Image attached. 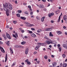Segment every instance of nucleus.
Here are the masks:
<instances>
[{"label":"nucleus","mask_w":67,"mask_h":67,"mask_svg":"<svg viewBox=\"0 0 67 67\" xmlns=\"http://www.w3.org/2000/svg\"><path fill=\"white\" fill-rule=\"evenodd\" d=\"M3 8L4 10L5 11H7V10L9 11L10 10H12V5L10 4H7V3H5V5L4 4H3ZM9 9L10 10L8 9Z\"/></svg>","instance_id":"1"},{"label":"nucleus","mask_w":67,"mask_h":67,"mask_svg":"<svg viewBox=\"0 0 67 67\" xmlns=\"http://www.w3.org/2000/svg\"><path fill=\"white\" fill-rule=\"evenodd\" d=\"M54 41H51L49 42V41H46V43L47 44H48V45H49V44H55L54 43Z\"/></svg>","instance_id":"2"},{"label":"nucleus","mask_w":67,"mask_h":67,"mask_svg":"<svg viewBox=\"0 0 67 67\" xmlns=\"http://www.w3.org/2000/svg\"><path fill=\"white\" fill-rule=\"evenodd\" d=\"M11 12L10 10H7V11L6 12V13L7 15V16H9V13Z\"/></svg>","instance_id":"3"},{"label":"nucleus","mask_w":67,"mask_h":67,"mask_svg":"<svg viewBox=\"0 0 67 67\" xmlns=\"http://www.w3.org/2000/svg\"><path fill=\"white\" fill-rule=\"evenodd\" d=\"M54 13H50L48 14V16L49 18H51V16H53V15H54Z\"/></svg>","instance_id":"4"},{"label":"nucleus","mask_w":67,"mask_h":67,"mask_svg":"<svg viewBox=\"0 0 67 67\" xmlns=\"http://www.w3.org/2000/svg\"><path fill=\"white\" fill-rule=\"evenodd\" d=\"M6 35L7 37H8L9 39L10 40L11 39V37H10V35L8 33H6Z\"/></svg>","instance_id":"5"},{"label":"nucleus","mask_w":67,"mask_h":67,"mask_svg":"<svg viewBox=\"0 0 67 67\" xmlns=\"http://www.w3.org/2000/svg\"><path fill=\"white\" fill-rule=\"evenodd\" d=\"M39 6V8H41V9H44V5L42 4H40Z\"/></svg>","instance_id":"6"},{"label":"nucleus","mask_w":67,"mask_h":67,"mask_svg":"<svg viewBox=\"0 0 67 67\" xmlns=\"http://www.w3.org/2000/svg\"><path fill=\"white\" fill-rule=\"evenodd\" d=\"M0 48L1 52H2L3 53H5V52L4 51V50L3 49V48L2 47H0Z\"/></svg>","instance_id":"7"},{"label":"nucleus","mask_w":67,"mask_h":67,"mask_svg":"<svg viewBox=\"0 0 67 67\" xmlns=\"http://www.w3.org/2000/svg\"><path fill=\"white\" fill-rule=\"evenodd\" d=\"M63 19L64 21H66L67 20V15H64L63 17Z\"/></svg>","instance_id":"8"},{"label":"nucleus","mask_w":67,"mask_h":67,"mask_svg":"<svg viewBox=\"0 0 67 67\" xmlns=\"http://www.w3.org/2000/svg\"><path fill=\"white\" fill-rule=\"evenodd\" d=\"M31 35L32 37H36V35H35L34 34H32Z\"/></svg>","instance_id":"9"},{"label":"nucleus","mask_w":67,"mask_h":67,"mask_svg":"<svg viewBox=\"0 0 67 67\" xmlns=\"http://www.w3.org/2000/svg\"><path fill=\"white\" fill-rule=\"evenodd\" d=\"M57 65V64L56 63H52V65L53 67H56V66Z\"/></svg>","instance_id":"10"},{"label":"nucleus","mask_w":67,"mask_h":67,"mask_svg":"<svg viewBox=\"0 0 67 67\" xmlns=\"http://www.w3.org/2000/svg\"><path fill=\"white\" fill-rule=\"evenodd\" d=\"M28 52H29V49H26L25 51V54H28Z\"/></svg>","instance_id":"11"},{"label":"nucleus","mask_w":67,"mask_h":67,"mask_svg":"<svg viewBox=\"0 0 67 67\" xmlns=\"http://www.w3.org/2000/svg\"><path fill=\"white\" fill-rule=\"evenodd\" d=\"M7 58H8V55H7V54H6L5 57V62H7Z\"/></svg>","instance_id":"12"},{"label":"nucleus","mask_w":67,"mask_h":67,"mask_svg":"<svg viewBox=\"0 0 67 67\" xmlns=\"http://www.w3.org/2000/svg\"><path fill=\"white\" fill-rule=\"evenodd\" d=\"M52 32H50L49 34V36H50V37H53V35L52 34Z\"/></svg>","instance_id":"13"},{"label":"nucleus","mask_w":67,"mask_h":67,"mask_svg":"<svg viewBox=\"0 0 67 67\" xmlns=\"http://www.w3.org/2000/svg\"><path fill=\"white\" fill-rule=\"evenodd\" d=\"M20 18L21 19H22V20H26V18L25 17H20Z\"/></svg>","instance_id":"14"},{"label":"nucleus","mask_w":67,"mask_h":67,"mask_svg":"<svg viewBox=\"0 0 67 67\" xmlns=\"http://www.w3.org/2000/svg\"><path fill=\"white\" fill-rule=\"evenodd\" d=\"M9 49L10 50V52L12 54H13V50L12 48H10Z\"/></svg>","instance_id":"15"},{"label":"nucleus","mask_w":67,"mask_h":67,"mask_svg":"<svg viewBox=\"0 0 67 67\" xmlns=\"http://www.w3.org/2000/svg\"><path fill=\"white\" fill-rule=\"evenodd\" d=\"M67 64L66 63H64L63 64V67H66Z\"/></svg>","instance_id":"16"},{"label":"nucleus","mask_w":67,"mask_h":67,"mask_svg":"<svg viewBox=\"0 0 67 67\" xmlns=\"http://www.w3.org/2000/svg\"><path fill=\"white\" fill-rule=\"evenodd\" d=\"M45 18V16H44L41 19V21L42 22H43L44 21V19Z\"/></svg>","instance_id":"17"},{"label":"nucleus","mask_w":67,"mask_h":67,"mask_svg":"<svg viewBox=\"0 0 67 67\" xmlns=\"http://www.w3.org/2000/svg\"><path fill=\"white\" fill-rule=\"evenodd\" d=\"M42 32V30L41 29H38L37 30V32L38 33H40Z\"/></svg>","instance_id":"18"},{"label":"nucleus","mask_w":67,"mask_h":67,"mask_svg":"<svg viewBox=\"0 0 67 67\" xmlns=\"http://www.w3.org/2000/svg\"><path fill=\"white\" fill-rule=\"evenodd\" d=\"M26 43V42L23 41L21 42V44L22 45H24V44H25Z\"/></svg>","instance_id":"19"},{"label":"nucleus","mask_w":67,"mask_h":67,"mask_svg":"<svg viewBox=\"0 0 67 67\" xmlns=\"http://www.w3.org/2000/svg\"><path fill=\"white\" fill-rule=\"evenodd\" d=\"M63 46L64 47L65 49H67V46H66V45L64 44L63 45Z\"/></svg>","instance_id":"20"},{"label":"nucleus","mask_w":67,"mask_h":67,"mask_svg":"<svg viewBox=\"0 0 67 67\" xmlns=\"http://www.w3.org/2000/svg\"><path fill=\"white\" fill-rule=\"evenodd\" d=\"M9 42V41H8L7 42V43H6V44L8 46H9V45H10V44Z\"/></svg>","instance_id":"21"},{"label":"nucleus","mask_w":67,"mask_h":67,"mask_svg":"<svg viewBox=\"0 0 67 67\" xmlns=\"http://www.w3.org/2000/svg\"><path fill=\"white\" fill-rule=\"evenodd\" d=\"M27 32L31 34L32 33V31H30V30H27Z\"/></svg>","instance_id":"22"},{"label":"nucleus","mask_w":67,"mask_h":67,"mask_svg":"<svg viewBox=\"0 0 67 67\" xmlns=\"http://www.w3.org/2000/svg\"><path fill=\"white\" fill-rule=\"evenodd\" d=\"M60 21V16H59V19L57 21L58 22H59V21Z\"/></svg>","instance_id":"23"},{"label":"nucleus","mask_w":67,"mask_h":67,"mask_svg":"<svg viewBox=\"0 0 67 67\" xmlns=\"http://www.w3.org/2000/svg\"><path fill=\"white\" fill-rule=\"evenodd\" d=\"M3 36L4 37V38L5 40H6L7 39V37L5 35H3Z\"/></svg>","instance_id":"24"},{"label":"nucleus","mask_w":67,"mask_h":67,"mask_svg":"<svg viewBox=\"0 0 67 67\" xmlns=\"http://www.w3.org/2000/svg\"><path fill=\"white\" fill-rule=\"evenodd\" d=\"M21 12H22L21 10H18V13H21Z\"/></svg>","instance_id":"25"},{"label":"nucleus","mask_w":67,"mask_h":67,"mask_svg":"<svg viewBox=\"0 0 67 67\" xmlns=\"http://www.w3.org/2000/svg\"><path fill=\"white\" fill-rule=\"evenodd\" d=\"M57 33H58L59 34H62V32L59 31H58L57 32Z\"/></svg>","instance_id":"26"},{"label":"nucleus","mask_w":67,"mask_h":67,"mask_svg":"<svg viewBox=\"0 0 67 67\" xmlns=\"http://www.w3.org/2000/svg\"><path fill=\"white\" fill-rule=\"evenodd\" d=\"M62 56L64 58H65L66 57V55L65 54H63L62 55Z\"/></svg>","instance_id":"27"},{"label":"nucleus","mask_w":67,"mask_h":67,"mask_svg":"<svg viewBox=\"0 0 67 67\" xmlns=\"http://www.w3.org/2000/svg\"><path fill=\"white\" fill-rule=\"evenodd\" d=\"M16 15L18 16V17H19V18L20 17V15L19 14H16Z\"/></svg>","instance_id":"28"},{"label":"nucleus","mask_w":67,"mask_h":67,"mask_svg":"<svg viewBox=\"0 0 67 67\" xmlns=\"http://www.w3.org/2000/svg\"><path fill=\"white\" fill-rule=\"evenodd\" d=\"M44 38L46 39H47V40H49V39L46 36H45L44 37Z\"/></svg>","instance_id":"29"},{"label":"nucleus","mask_w":67,"mask_h":67,"mask_svg":"<svg viewBox=\"0 0 67 67\" xmlns=\"http://www.w3.org/2000/svg\"><path fill=\"white\" fill-rule=\"evenodd\" d=\"M58 48L59 49V51H60V52H61V51L62 50V48L60 47H59Z\"/></svg>","instance_id":"30"},{"label":"nucleus","mask_w":67,"mask_h":67,"mask_svg":"<svg viewBox=\"0 0 67 67\" xmlns=\"http://www.w3.org/2000/svg\"><path fill=\"white\" fill-rule=\"evenodd\" d=\"M15 62H14L13 63V64L12 65V67H13V66H14V65H15Z\"/></svg>","instance_id":"31"},{"label":"nucleus","mask_w":67,"mask_h":67,"mask_svg":"<svg viewBox=\"0 0 67 67\" xmlns=\"http://www.w3.org/2000/svg\"><path fill=\"white\" fill-rule=\"evenodd\" d=\"M13 37H15L16 38V36L15 35H13Z\"/></svg>","instance_id":"32"},{"label":"nucleus","mask_w":67,"mask_h":67,"mask_svg":"<svg viewBox=\"0 0 67 67\" xmlns=\"http://www.w3.org/2000/svg\"><path fill=\"white\" fill-rule=\"evenodd\" d=\"M24 13L25 14H29V13H28V12H24Z\"/></svg>","instance_id":"33"},{"label":"nucleus","mask_w":67,"mask_h":67,"mask_svg":"<svg viewBox=\"0 0 67 67\" xmlns=\"http://www.w3.org/2000/svg\"><path fill=\"white\" fill-rule=\"evenodd\" d=\"M44 58H45V59H47V56L46 55H45L44 57Z\"/></svg>","instance_id":"34"},{"label":"nucleus","mask_w":67,"mask_h":67,"mask_svg":"<svg viewBox=\"0 0 67 67\" xmlns=\"http://www.w3.org/2000/svg\"><path fill=\"white\" fill-rule=\"evenodd\" d=\"M13 23H14V24H16V23H17V21H13Z\"/></svg>","instance_id":"35"},{"label":"nucleus","mask_w":67,"mask_h":67,"mask_svg":"<svg viewBox=\"0 0 67 67\" xmlns=\"http://www.w3.org/2000/svg\"><path fill=\"white\" fill-rule=\"evenodd\" d=\"M27 63L28 65H30L31 64V63H30V62H27Z\"/></svg>","instance_id":"36"},{"label":"nucleus","mask_w":67,"mask_h":67,"mask_svg":"<svg viewBox=\"0 0 67 67\" xmlns=\"http://www.w3.org/2000/svg\"><path fill=\"white\" fill-rule=\"evenodd\" d=\"M43 10L44 11H45V12H46V11H47V10L46 9V8H44L43 9Z\"/></svg>","instance_id":"37"},{"label":"nucleus","mask_w":67,"mask_h":67,"mask_svg":"<svg viewBox=\"0 0 67 67\" xmlns=\"http://www.w3.org/2000/svg\"><path fill=\"white\" fill-rule=\"evenodd\" d=\"M36 47H37L38 48L40 47V45H37L36 46Z\"/></svg>","instance_id":"38"},{"label":"nucleus","mask_w":67,"mask_h":67,"mask_svg":"<svg viewBox=\"0 0 67 67\" xmlns=\"http://www.w3.org/2000/svg\"><path fill=\"white\" fill-rule=\"evenodd\" d=\"M15 35H16V36L17 37H18V34H17V33H15Z\"/></svg>","instance_id":"39"},{"label":"nucleus","mask_w":67,"mask_h":67,"mask_svg":"<svg viewBox=\"0 0 67 67\" xmlns=\"http://www.w3.org/2000/svg\"><path fill=\"white\" fill-rule=\"evenodd\" d=\"M31 30H32V31H35V29L33 28H31Z\"/></svg>","instance_id":"40"},{"label":"nucleus","mask_w":67,"mask_h":67,"mask_svg":"<svg viewBox=\"0 0 67 67\" xmlns=\"http://www.w3.org/2000/svg\"><path fill=\"white\" fill-rule=\"evenodd\" d=\"M28 8H29V9H31V6L29 5L28 6Z\"/></svg>","instance_id":"41"},{"label":"nucleus","mask_w":67,"mask_h":67,"mask_svg":"<svg viewBox=\"0 0 67 67\" xmlns=\"http://www.w3.org/2000/svg\"><path fill=\"white\" fill-rule=\"evenodd\" d=\"M37 44L39 45H41V43H37Z\"/></svg>","instance_id":"42"},{"label":"nucleus","mask_w":67,"mask_h":67,"mask_svg":"<svg viewBox=\"0 0 67 67\" xmlns=\"http://www.w3.org/2000/svg\"><path fill=\"white\" fill-rule=\"evenodd\" d=\"M60 67H62L63 66V64L61 63L60 64Z\"/></svg>","instance_id":"43"},{"label":"nucleus","mask_w":67,"mask_h":67,"mask_svg":"<svg viewBox=\"0 0 67 67\" xmlns=\"http://www.w3.org/2000/svg\"><path fill=\"white\" fill-rule=\"evenodd\" d=\"M15 47H16V48H18V45H15Z\"/></svg>","instance_id":"44"},{"label":"nucleus","mask_w":67,"mask_h":67,"mask_svg":"<svg viewBox=\"0 0 67 67\" xmlns=\"http://www.w3.org/2000/svg\"><path fill=\"white\" fill-rule=\"evenodd\" d=\"M3 43L2 42L0 41V44H3Z\"/></svg>","instance_id":"45"},{"label":"nucleus","mask_w":67,"mask_h":67,"mask_svg":"<svg viewBox=\"0 0 67 67\" xmlns=\"http://www.w3.org/2000/svg\"><path fill=\"white\" fill-rule=\"evenodd\" d=\"M35 49L36 50H37V49H38V48L37 47H36Z\"/></svg>","instance_id":"46"},{"label":"nucleus","mask_w":67,"mask_h":67,"mask_svg":"<svg viewBox=\"0 0 67 67\" xmlns=\"http://www.w3.org/2000/svg\"><path fill=\"white\" fill-rule=\"evenodd\" d=\"M43 2H46V0H42Z\"/></svg>","instance_id":"47"},{"label":"nucleus","mask_w":67,"mask_h":67,"mask_svg":"<svg viewBox=\"0 0 67 67\" xmlns=\"http://www.w3.org/2000/svg\"><path fill=\"white\" fill-rule=\"evenodd\" d=\"M21 64L22 65H23V66L24 65V63H22Z\"/></svg>","instance_id":"48"},{"label":"nucleus","mask_w":67,"mask_h":67,"mask_svg":"<svg viewBox=\"0 0 67 67\" xmlns=\"http://www.w3.org/2000/svg\"><path fill=\"white\" fill-rule=\"evenodd\" d=\"M25 62H28V59H27L25 61Z\"/></svg>","instance_id":"49"},{"label":"nucleus","mask_w":67,"mask_h":67,"mask_svg":"<svg viewBox=\"0 0 67 67\" xmlns=\"http://www.w3.org/2000/svg\"><path fill=\"white\" fill-rule=\"evenodd\" d=\"M51 30H52V29H51V28L48 29V30H49L48 31H51Z\"/></svg>","instance_id":"50"},{"label":"nucleus","mask_w":67,"mask_h":67,"mask_svg":"<svg viewBox=\"0 0 67 67\" xmlns=\"http://www.w3.org/2000/svg\"><path fill=\"white\" fill-rule=\"evenodd\" d=\"M60 44H58L57 45L58 47H60Z\"/></svg>","instance_id":"51"},{"label":"nucleus","mask_w":67,"mask_h":67,"mask_svg":"<svg viewBox=\"0 0 67 67\" xmlns=\"http://www.w3.org/2000/svg\"><path fill=\"white\" fill-rule=\"evenodd\" d=\"M24 37L25 38H27V36H25Z\"/></svg>","instance_id":"52"},{"label":"nucleus","mask_w":67,"mask_h":67,"mask_svg":"<svg viewBox=\"0 0 67 67\" xmlns=\"http://www.w3.org/2000/svg\"><path fill=\"white\" fill-rule=\"evenodd\" d=\"M37 53V52H34V54H36Z\"/></svg>","instance_id":"53"},{"label":"nucleus","mask_w":67,"mask_h":67,"mask_svg":"<svg viewBox=\"0 0 67 67\" xmlns=\"http://www.w3.org/2000/svg\"><path fill=\"white\" fill-rule=\"evenodd\" d=\"M33 14V12H31L30 13V15H32Z\"/></svg>","instance_id":"54"},{"label":"nucleus","mask_w":67,"mask_h":67,"mask_svg":"<svg viewBox=\"0 0 67 67\" xmlns=\"http://www.w3.org/2000/svg\"><path fill=\"white\" fill-rule=\"evenodd\" d=\"M48 30H48V29H47L45 30V31H48Z\"/></svg>","instance_id":"55"},{"label":"nucleus","mask_w":67,"mask_h":67,"mask_svg":"<svg viewBox=\"0 0 67 67\" xmlns=\"http://www.w3.org/2000/svg\"><path fill=\"white\" fill-rule=\"evenodd\" d=\"M66 53H67V52L66 51H65L64 52V54H66Z\"/></svg>","instance_id":"56"},{"label":"nucleus","mask_w":67,"mask_h":67,"mask_svg":"<svg viewBox=\"0 0 67 67\" xmlns=\"http://www.w3.org/2000/svg\"><path fill=\"white\" fill-rule=\"evenodd\" d=\"M49 47H50V48H51L52 47V45H50L49 46Z\"/></svg>","instance_id":"57"},{"label":"nucleus","mask_w":67,"mask_h":67,"mask_svg":"<svg viewBox=\"0 0 67 67\" xmlns=\"http://www.w3.org/2000/svg\"><path fill=\"white\" fill-rule=\"evenodd\" d=\"M65 23H66V24H67V20H65Z\"/></svg>","instance_id":"58"},{"label":"nucleus","mask_w":67,"mask_h":67,"mask_svg":"<svg viewBox=\"0 0 67 67\" xmlns=\"http://www.w3.org/2000/svg\"><path fill=\"white\" fill-rule=\"evenodd\" d=\"M37 13H38V12H40V11H39V10H37Z\"/></svg>","instance_id":"59"},{"label":"nucleus","mask_w":67,"mask_h":67,"mask_svg":"<svg viewBox=\"0 0 67 67\" xmlns=\"http://www.w3.org/2000/svg\"><path fill=\"white\" fill-rule=\"evenodd\" d=\"M15 3L16 4H17L18 3H17V1H15Z\"/></svg>","instance_id":"60"},{"label":"nucleus","mask_w":67,"mask_h":67,"mask_svg":"<svg viewBox=\"0 0 67 67\" xmlns=\"http://www.w3.org/2000/svg\"><path fill=\"white\" fill-rule=\"evenodd\" d=\"M30 26H34V25L33 24H30Z\"/></svg>","instance_id":"61"},{"label":"nucleus","mask_w":67,"mask_h":67,"mask_svg":"<svg viewBox=\"0 0 67 67\" xmlns=\"http://www.w3.org/2000/svg\"><path fill=\"white\" fill-rule=\"evenodd\" d=\"M56 46H57L56 44H55L54 45V47H56Z\"/></svg>","instance_id":"62"},{"label":"nucleus","mask_w":67,"mask_h":67,"mask_svg":"<svg viewBox=\"0 0 67 67\" xmlns=\"http://www.w3.org/2000/svg\"><path fill=\"white\" fill-rule=\"evenodd\" d=\"M12 14H14V11L13 12Z\"/></svg>","instance_id":"63"},{"label":"nucleus","mask_w":67,"mask_h":67,"mask_svg":"<svg viewBox=\"0 0 67 67\" xmlns=\"http://www.w3.org/2000/svg\"><path fill=\"white\" fill-rule=\"evenodd\" d=\"M65 34L66 35H67V32H65Z\"/></svg>","instance_id":"64"}]
</instances>
